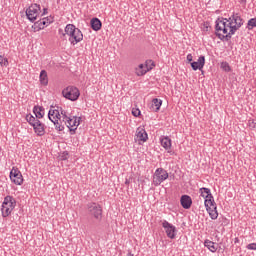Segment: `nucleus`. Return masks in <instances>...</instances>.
<instances>
[{
    "mask_svg": "<svg viewBox=\"0 0 256 256\" xmlns=\"http://www.w3.org/2000/svg\"><path fill=\"white\" fill-rule=\"evenodd\" d=\"M243 27V18L233 12L229 18H218L215 24V35L220 41H231V38Z\"/></svg>",
    "mask_w": 256,
    "mask_h": 256,
    "instance_id": "1",
    "label": "nucleus"
},
{
    "mask_svg": "<svg viewBox=\"0 0 256 256\" xmlns=\"http://www.w3.org/2000/svg\"><path fill=\"white\" fill-rule=\"evenodd\" d=\"M65 117H69L67 115V112H65V110L60 109V111L58 109H50L48 112V119L54 123L55 125V129H57V131H63L65 129V126H63V123H65Z\"/></svg>",
    "mask_w": 256,
    "mask_h": 256,
    "instance_id": "2",
    "label": "nucleus"
},
{
    "mask_svg": "<svg viewBox=\"0 0 256 256\" xmlns=\"http://www.w3.org/2000/svg\"><path fill=\"white\" fill-rule=\"evenodd\" d=\"M86 210L89 218L92 221H96L97 223H101L103 220V206L96 202H89L86 205Z\"/></svg>",
    "mask_w": 256,
    "mask_h": 256,
    "instance_id": "3",
    "label": "nucleus"
},
{
    "mask_svg": "<svg viewBox=\"0 0 256 256\" xmlns=\"http://www.w3.org/2000/svg\"><path fill=\"white\" fill-rule=\"evenodd\" d=\"M65 33L71 45H77V43H81V41H83V32L73 24L66 25Z\"/></svg>",
    "mask_w": 256,
    "mask_h": 256,
    "instance_id": "4",
    "label": "nucleus"
},
{
    "mask_svg": "<svg viewBox=\"0 0 256 256\" xmlns=\"http://www.w3.org/2000/svg\"><path fill=\"white\" fill-rule=\"evenodd\" d=\"M17 206V200L13 196H6L2 203L1 213L2 217H9L13 213V209Z\"/></svg>",
    "mask_w": 256,
    "mask_h": 256,
    "instance_id": "5",
    "label": "nucleus"
},
{
    "mask_svg": "<svg viewBox=\"0 0 256 256\" xmlns=\"http://www.w3.org/2000/svg\"><path fill=\"white\" fill-rule=\"evenodd\" d=\"M62 95L69 101H77L81 95V92H79V88L75 86H68L62 91Z\"/></svg>",
    "mask_w": 256,
    "mask_h": 256,
    "instance_id": "6",
    "label": "nucleus"
},
{
    "mask_svg": "<svg viewBox=\"0 0 256 256\" xmlns=\"http://www.w3.org/2000/svg\"><path fill=\"white\" fill-rule=\"evenodd\" d=\"M167 179H169V173H167L163 168H158L153 176V185H155V187H159V185H161L163 181H167Z\"/></svg>",
    "mask_w": 256,
    "mask_h": 256,
    "instance_id": "7",
    "label": "nucleus"
},
{
    "mask_svg": "<svg viewBox=\"0 0 256 256\" xmlns=\"http://www.w3.org/2000/svg\"><path fill=\"white\" fill-rule=\"evenodd\" d=\"M39 13H41V6L39 4H32L26 9V17L31 21V23H35V21H37Z\"/></svg>",
    "mask_w": 256,
    "mask_h": 256,
    "instance_id": "8",
    "label": "nucleus"
},
{
    "mask_svg": "<svg viewBox=\"0 0 256 256\" xmlns=\"http://www.w3.org/2000/svg\"><path fill=\"white\" fill-rule=\"evenodd\" d=\"M202 195L203 193H206V196L203 195L204 205L206 209H211L213 207H217V203H215V198L213 197V194H211V189L202 187L201 188Z\"/></svg>",
    "mask_w": 256,
    "mask_h": 256,
    "instance_id": "9",
    "label": "nucleus"
},
{
    "mask_svg": "<svg viewBox=\"0 0 256 256\" xmlns=\"http://www.w3.org/2000/svg\"><path fill=\"white\" fill-rule=\"evenodd\" d=\"M162 227L168 239H175V237H177V227H175V225L169 223L167 220H163Z\"/></svg>",
    "mask_w": 256,
    "mask_h": 256,
    "instance_id": "10",
    "label": "nucleus"
},
{
    "mask_svg": "<svg viewBox=\"0 0 256 256\" xmlns=\"http://www.w3.org/2000/svg\"><path fill=\"white\" fill-rule=\"evenodd\" d=\"M65 119V125L67 127H69L70 131H73L75 133V131H77V126L81 125V117H76L74 116L73 118L71 117H64Z\"/></svg>",
    "mask_w": 256,
    "mask_h": 256,
    "instance_id": "11",
    "label": "nucleus"
},
{
    "mask_svg": "<svg viewBox=\"0 0 256 256\" xmlns=\"http://www.w3.org/2000/svg\"><path fill=\"white\" fill-rule=\"evenodd\" d=\"M10 179L14 185H23V174L17 168L10 171Z\"/></svg>",
    "mask_w": 256,
    "mask_h": 256,
    "instance_id": "12",
    "label": "nucleus"
},
{
    "mask_svg": "<svg viewBox=\"0 0 256 256\" xmlns=\"http://www.w3.org/2000/svg\"><path fill=\"white\" fill-rule=\"evenodd\" d=\"M190 65L193 71H201L205 67V56H200L196 62H191Z\"/></svg>",
    "mask_w": 256,
    "mask_h": 256,
    "instance_id": "13",
    "label": "nucleus"
},
{
    "mask_svg": "<svg viewBox=\"0 0 256 256\" xmlns=\"http://www.w3.org/2000/svg\"><path fill=\"white\" fill-rule=\"evenodd\" d=\"M180 204L183 209H191V205H193V200L189 195H182L180 198Z\"/></svg>",
    "mask_w": 256,
    "mask_h": 256,
    "instance_id": "14",
    "label": "nucleus"
},
{
    "mask_svg": "<svg viewBox=\"0 0 256 256\" xmlns=\"http://www.w3.org/2000/svg\"><path fill=\"white\" fill-rule=\"evenodd\" d=\"M34 129V133L38 135V137H43L45 135V124H43L40 120L36 122L35 126H32Z\"/></svg>",
    "mask_w": 256,
    "mask_h": 256,
    "instance_id": "15",
    "label": "nucleus"
},
{
    "mask_svg": "<svg viewBox=\"0 0 256 256\" xmlns=\"http://www.w3.org/2000/svg\"><path fill=\"white\" fill-rule=\"evenodd\" d=\"M148 71H151V68L147 66V64H140L138 67L135 68V74L137 77H143Z\"/></svg>",
    "mask_w": 256,
    "mask_h": 256,
    "instance_id": "16",
    "label": "nucleus"
},
{
    "mask_svg": "<svg viewBox=\"0 0 256 256\" xmlns=\"http://www.w3.org/2000/svg\"><path fill=\"white\" fill-rule=\"evenodd\" d=\"M160 143L162 147L168 151V153H171V138L169 136H161L160 137Z\"/></svg>",
    "mask_w": 256,
    "mask_h": 256,
    "instance_id": "17",
    "label": "nucleus"
},
{
    "mask_svg": "<svg viewBox=\"0 0 256 256\" xmlns=\"http://www.w3.org/2000/svg\"><path fill=\"white\" fill-rule=\"evenodd\" d=\"M161 105H163V100L154 98L150 106V111H152L153 113H158V111H160L161 109Z\"/></svg>",
    "mask_w": 256,
    "mask_h": 256,
    "instance_id": "18",
    "label": "nucleus"
},
{
    "mask_svg": "<svg viewBox=\"0 0 256 256\" xmlns=\"http://www.w3.org/2000/svg\"><path fill=\"white\" fill-rule=\"evenodd\" d=\"M90 25L93 31H101V27H103V23L99 18H92L90 21Z\"/></svg>",
    "mask_w": 256,
    "mask_h": 256,
    "instance_id": "19",
    "label": "nucleus"
},
{
    "mask_svg": "<svg viewBox=\"0 0 256 256\" xmlns=\"http://www.w3.org/2000/svg\"><path fill=\"white\" fill-rule=\"evenodd\" d=\"M33 113L36 119H43V117H45V108L42 106H34Z\"/></svg>",
    "mask_w": 256,
    "mask_h": 256,
    "instance_id": "20",
    "label": "nucleus"
},
{
    "mask_svg": "<svg viewBox=\"0 0 256 256\" xmlns=\"http://www.w3.org/2000/svg\"><path fill=\"white\" fill-rule=\"evenodd\" d=\"M136 137H137V139H139V141H143V142L147 141V139H148L147 131H145V129H143L141 127L137 128Z\"/></svg>",
    "mask_w": 256,
    "mask_h": 256,
    "instance_id": "21",
    "label": "nucleus"
},
{
    "mask_svg": "<svg viewBox=\"0 0 256 256\" xmlns=\"http://www.w3.org/2000/svg\"><path fill=\"white\" fill-rule=\"evenodd\" d=\"M207 213L210 215V218L215 221L219 217V212H217V206L212 208H206Z\"/></svg>",
    "mask_w": 256,
    "mask_h": 256,
    "instance_id": "22",
    "label": "nucleus"
},
{
    "mask_svg": "<svg viewBox=\"0 0 256 256\" xmlns=\"http://www.w3.org/2000/svg\"><path fill=\"white\" fill-rule=\"evenodd\" d=\"M204 247H207L211 251V253H215L217 251V246H215V242L209 239H206L204 241Z\"/></svg>",
    "mask_w": 256,
    "mask_h": 256,
    "instance_id": "23",
    "label": "nucleus"
},
{
    "mask_svg": "<svg viewBox=\"0 0 256 256\" xmlns=\"http://www.w3.org/2000/svg\"><path fill=\"white\" fill-rule=\"evenodd\" d=\"M26 121L29 123V125H31V127H34L37 122H39V118L33 116L32 114H28L26 115Z\"/></svg>",
    "mask_w": 256,
    "mask_h": 256,
    "instance_id": "24",
    "label": "nucleus"
},
{
    "mask_svg": "<svg viewBox=\"0 0 256 256\" xmlns=\"http://www.w3.org/2000/svg\"><path fill=\"white\" fill-rule=\"evenodd\" d=\"M40 83L41 85H47L49 83V79L47 78V71L45 70L40 72Z\"/></svg>",
    "mask_w": 256,
    "mask_h": 256,
    "instance_id": "25",
    "label": "nucleus"
},
{
    "mask_svg": "<svg viewBox=\"0 0 256 256\" xmlns=\"http://www.w3.org/2000/svg\"><path fill=\"white\" fill-rule=\"evenodd\" d=\"M255 27H256V17L248 20L246 29H248V31H252V29H255Z\"/></svg>",
    "mask_w": 256,
    "mask_h": 256,
    "instance_id": "26",
    "label": "nucleus"
},
{
    "mask_svg": "<svg viewBox=\"0 0 256 256\" xmlns=\"http://www.w3.org/2000/svg\"><path fill=\"white\" fill-rule=\"evenodd\" d=\"M39 23H40L42 29H45V27H47V25H51V23H53V21L49 18H43L42 20H39Z\"/></svg>",
    "mask_w": 256,
    "mask_h": 256,
    "instance_id": "27",
    "label": "nucleus"
},
{
    "mask_svg": "<svg viewBox=\"0 0 256 256\" xmlns=\"http://www.w3.org/2000/svg\"><path fill=\"white\" fill-rule=\"evenodd\" d=\"M0 65L1 67H9V60L3 55H0Z\"/></svg>",
    "mask_w": 256,
    "mask_h": 256,
    "instance_id": "28",
    "label": "nucleus"
},
{
    "mask_svg": "<svg viewBox=\"0 0 256 256\" xmlns=\"http://www.w3.org/2000/svg\"><path fill=\"white\" fill-rule=\"evenodd\" d=\"M221 69H223V71H225L226 73L231 72V66L229 65L228 62H222Z\"/></svg>",
    "mask_w": 256,
    "mask_h": 256,
    "instance_id": "29",
    "label": "nucleus"
},
{
    "mask_svg": "<svg viewBox=\"0 0 256 256\" xmlns=\"http://www.w3.org/2000/svg\"><path fill=\"white\" fill-rule=\"evenodd\" d=\"M58 35H60L62 41H67V32H65V30L63 31V29H59Z\"/></svg>",
    "mask_w": 256,
    "mask_h": 256,
    "instance_id": "30",
    "label": "nucleus"
},
{
    "mask_svg": "<svg viewBox=\"0 0 256 256\" xmlns=\"http://www.w3.org/2000/svg\"><path fill=\"white\" fill-rule=\"evenodd\" d=\"M32 29L34 31H41V29H43V26H41V23L39 21H37L34 23V25H32Z\"/></svg>",
    "mask_w": 256,
    "mask_h": 256,
    "instance_id": "31",
    "label": "nucleus"
},
{
    "mask_svg": "<svg viewBox=\"0 0 256 256\" xmlns=\"http://www.w3.org/2000/svg\"><path fill=\"white\" fill-rule=\"evenodd\" d=\"M132 115L134 116V117H139V115H141V110H139V109H135V108H133L132 109Z\"/></svg>",
    "mask_w": 256,
    "mask_h": 256,
    "instance_id": "32",
    "label": "nucleus"
},
{
    "mask_svg": "<svg viewBox=\"0 0 256 256\" xmlns=\"http://www.w3.org/2000/svg\"><path fill=\"white\" fill-rule=\"evenodd\" d=\"M246 249H249L250 251H256V243H250L246 246Z\"/></svg>",
    "mask_w": 256,
    "mask_h": 256,
    "instance_id": "33",
    "label": "nucleus"
},
{
    "mask_svg": "<svg viewBox=\"0 0 256 256\" xmlns=\"http://www.w3.org/2000/svg\"><path fill=\"white\" fill-rule=\"evenodd\" d=\"M68 158H69V153L63 152V154L61 156L62 161H67Z\"/></svg>",
    "mask_w": 256,
    "mask_h": 256,
    "instance_id": "34",
    "label": "nucleus"
},
{
    "mask_svg": "<svg viewBox=\"0 0 256 256\" xmlns=\"http://www.w3.org/2000/svg\"><path fill=\"white\" fill-rule=\"evenodd\" d=\"M188 63H192L193 62V55L192 54H188L186 57Z\"/></svg>",
    "mask_w": 256,
    "mask_h": 256,
    "instance_id": "35",
    "label": "nucleus"
},
{
    "mask_svg": "<svg viewBox=\"0 0 256 256\" xmlns=\"http://www.w3.org/2000/svg\"><path fill=\"white\" fill-rule=\"evenodd\" d=\"M199 193H200V196H201V197H203V195H204L205 197H207V193H202L201 188L199 189Z\"/></svg>",
    "mask_w": 256,
    "mask_h": 256,
    "instance_id": "36",
    "label": "nucleus"
},
{
    "mask_svg": "<svg viewBox=\"0 0 256 256\" xmlns=\"http://www.w3.org/2000/svg\"><path fill=\"white\" fill-rule=\"evenodd\" d=\"M47 13H48L47 8H44V9H43V14H42V15H47Z\"/></svg>",
    "mask_w": 256,
    "mask_h": 256,
    "instance_id": "37",
    "label": "nucleus"
},
{
    "mask_svg": "<svg viewBox=\"0 0 256 256\" xmlns=\"http://www.w3.org/2000/svg\"><path fill=\"white\" fill-rule=\"evenodd\" d=\"M208 29H209V27H208V26H206V31H208Z\"/></svg>",
    "mask_w": 256,
    "mask_h": 256,
    "instance_id": "38",
    "label": "nucleus"
},
{
    "mask_svg": "<svg viewBox=\"0 0 256 256\" xmlns=\"http://www.w3.org/2000/svg\"><path fill=\"white\" fill-rule=\"evenodd\" d=\"M128 256H133V254H128Z\"/></svg>",
    "mask_w": 256,
    "mask_h": 256,
    "instance_id": "39",
    "label": "nucleus"
},
{
    "mask_svg": "<svg viewBox=\"0 0 256 256\" xmlns=\"http://www.w3.org/2000/svg\"><path fill=\"white\" fill-rule=\"evenodd\" d=\"M128 183H129V181L126 180V184H128Z\"/></svg>",
    "mask_w": 256,
    "mask_h": 256,
    "instance_id": "40",
    "label": "nucleus"
}]
</instances>
